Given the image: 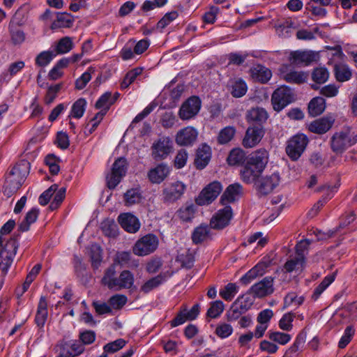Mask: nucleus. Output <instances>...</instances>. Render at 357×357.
<instances>
[{
	"label": "nucleus",
	"instance_id": "obj_7",
	"mask_svg": "<svg viewBox=\"0 0 357 357\" xmlns=\"http://www.w3.org/2000/svg\"><path fill=\"white\" fill-rule=\"evenodd\" d=\"M158 243V238L155 235L146 234L136 241L132 248L133 253L137 256H146L157 249Z\"/></svg>",
	"mask_w": 357,
	"mask_h": 357
},
{
	"label": "nucleus",
	"instance_id": "obj_30",
	"mask_svg": "<svg viewBox=\"0 0 357 357\" xmlns=\"http://www.w3.org/2000/svg\"><path fill=\"white\" fill-rule=\"evenodd\" d=\"M15 225V220H9L1 227L0 229V243H7L13 239L15 240L16 242H18V234H14L11 236H8V234L13 230Z\"/></svg>",
	"mask_w": 357,
	"mask_h": 357
},
{
	"label": "nucleus",
	"instance_id": "obj_18",
	"mask_svg": "<svg viewBox=\"0 0 357 357\" xmlns=\"http://www.w3.org/2000/svg\"><path fill=\"white\" fill-rule=\"evenodd\" d=\"M250 292L256 297L262 298L268 296L274 291L273 278L272 277H266L257 283L253 284Z\"/></svg>",
	"mask_w": 357,
	"mask_h": 357
},
{
	"label": "nucleus",
	"instance_id": "obj_17",
	"mask_svg": "<svg viewBox=\"0 0 357 357\" xmlns=\"http://www.w3.org/2000/svg\"><path fill=\"white\" fill-rule=\"evenodd\" d=\"M231 218V208L229 206H226L224 208L218 211V212L213 215L210 221L211 228L222 229L228 225Z\"/></svg>",
	"mask_w": 357,
	"mask_h": 357
},
{
	"label": "nucleus",
	"instance_id": "obj_20",
	"mask_svg": "<svg viewBox=\"0 0 357 357\" xmlns=\"http://www.w3.org/2000/svg\"><path fill=\"white\" fill-rule=\"evenodd\" d=\"M169 167L164 163L159 164L148 172V178L152 183H161L169 174Z\"/></svg>",
	"mask_w": 357,
	"mask_h": 357
},
{
	"label": "nucleus",
	"instance_id": "obj_59",
	"mask_svg": "<svg viewBox=\"0 0 357 357\" xmlns=\"http://www.w3.org/2000/svg\"><path fill=\"white\" fill-rule=\"evenodd\" d=\"M126 342L123 339H118L105 344L104 346V351L107 353H114L122 349L126 345Z\"/></svg>",
	"mask_w": 357,
	"mask_h": 357
},
{
	"label": "nucleus",
	"instance_id": "obj_9",
	"mask_svg": "<svg viewBox=\"0 0 357 357\" xmlns=\"http://www.w3.org/2000/svg\"><path fill=\"white\" fill-rule=\"evenodd\" d=\"M294 100L292 90L285 86L278 88L272 95V104L275 111H281Z\"/></svg>",
	"mask_w": 357,
	"mask_h": 357
},
{
	"label": "nucleus",
	"instance_id": "obj_64",
	"mask_svg": "<svg viewBox=\"0 0 357 357\" xmlns=\"http://www.w3.org/2000/svg\"><path fill=\"white\" fill-rule=\"evenodd\" d=\"M177 121L176 116L172 112H165L161 118V124L165 128L173 127Z\"/></svg>",
	"mask_w": 357,
	"mask_h": 357
},
{
	"label": "nucleus",
	"instance_id": "obj_37",
	"mask_svg": "<svg viewBox=\"0 0 357 357\" xmlns=\"http://www.w3.org/2000/svg\"><path fill=\"white\" fill-rule=\"evenodd\" d=\"M39 210L36 208H31L26 214L24 220L19 225V229L21 231H26L29 229L30 225L35 222L38 218Z\"/></svg>",
	"mask_w": 357,
	"mask_h": 357
},
{
	"label": "nucleus",
	"instance_id": "obj_6",
	"mask_svg": "<svg viewBox=\"0 0 357 357\" xmlns=\"http://www.w3.org/2000/svg\"><path fill=\"white\" fill-rule=\"evenodd\" d=\"M18 246L19 243L13 239L7 243H0V270L4 275L13 264Z\"/></svg>",
	"mask_w": 357,
	"mask_h": 357
},
{
	"label": "nucleus",
	"instance_id": "obj_49",
	"mask_svg": "<svg viewBox=\"0 0 357 357\" xmlns=\"http://www.w3.org/2000/svg\"><path fill=\"white\" fill-rule=\"evenodd\" d=\"M28 18V10L26 6L20 7L12 18V22L21 26L25 24Z\"/></svg>",
	"mask_w": 357,
	"mask_h": 357
},
{
	"label": "nucleus",
	"instance_id": "obj_21",
	"mask_svg": "<svg viewBox=\"0 0 357 357\" xmlns=\"http://www.w3.org/2000/svg\"><path fill=\"white\" fill-rule=\"evenodd\" d=\"M121 226L128 232L136 233L140 228L138 218L130 213H122L119 216Z\"/></svg>",
	"mask_w": 357,
	"mask_h": 357
},
{
	"label": "nucleus",
	"instance_id": "obj_41",
	"mask_svg": "<svg viewBox=\"0 0 357 357\" xmlns=\"http://www.w3.org/2000/svg\"><path fill=\"white\" fill-rule=\"evenodd\" d=\"M305 259L303 257L296 256L294 258L288 260L284 264V269L287 272H292L294 271H301L305 265Z\"/></svg>",
	"mask_w": 357,
	"mask_h": 357
},
{
	"label": "nucleus",
	"instance_id": "obj_48",
	"mask_svg": "<svg viewBox=\"0 0 357 357\" xmlns=\"http://www.w3.org/2000/svg\"><path fill=\"white\" fill-rule=\"evenodd\" d=\"M73 47V43L71 38L66 36L60 39L56 45L55 51L57 54H66L70 52Z\"/></svg>",
	"mask_w": 357,
	"mask_h": 357
},
{
	"label": "nucleus",
	"instance_id": "obj_22",
	"mask_svg": "<svg viewBox=\"0 0 357 357\" xmlns=\"http://www.w3.org/2000/svg\"><path fill=\"white\" fill-rule=\"evenodd\" d=\"M280 76L286 82L294 84H301L306 81L307 75L301 71L289 70L287 66H282L280 69Z\"/></svg>",
	"mask_w": 357,
	"mask_h": 357
},
{
	"label": "nucleus",
	"instance_id": "obj_29",
	"mask_svg": "<svg viewBox=\"0 0 357 357\" xmlns=\"http://www.w3.org/2000/svg\"><path fill=\"white\" fill-rule=\"evenodd\" d=\"M267 265L264 262L257 264L241 278V281L245 284H249L257 277L262 275Z\"/></svg>",
	"mask_w": 357,
	"mask_h": 357
},
{
	"label": "nucleus",
	"instance_id": "obj_40",
	"mask_svg": "<svg viewBox=\"0 0 357 357\" xmlns=\"http://www.w3.org/2000/svg\"><path fill=\"white\" fill-rule=\"evenodd\" d=\"M245 155L242 149H234L230 151L227 161L229 165H238L245 161Z\"/></svg>",
	"mask_w": 357,
	"mask_h": 357
},
{
	"label": "nucleus",
	"instance_id": "obj_31",
	"mask_svg": "<svg viewBox=\"0 0 357 357\" xmlns=\"http://www.w3.org/2000/svg\"><path fill=\"white\" fill-rule=\"evenodd\" d=\"M335 78L338 82H344L351 79L352 76L351 70L345 63H335L334 65Z\"/></svg>",
	"mask_w": 357,
	"mask_h": 357
},
{
	"label": "nucleus",
	"instance_id": "obj_61",
	"mask_svg": "<svg viewBox=\"0 0 357 357\" xmlns=\"http://www.w3.org/2000/svg\"><path fill=\"white\" fill-rule=\"evenodd\" d=\"M53 57L54 54L51 52H42L37 56L36 59V63L39 66H45L50 63Z\"/></svg>",
	"mask_w": 357,
	"mask_h": 357
},
{
	"label": "nucleus",
	"instance_id": "obj_34",
	"mask_svg": "<svg viewBox=\"0 0 357 357\" xmlns=\"http://www.w3.org/2000/svg\"><path fill=\"white\" fill-rule=\"evenodd\" d=\"M211 228L206 225H201L196 227L192 234V241L196 243H200L209 238Z\"/></svg>",
	"mask_w": 357,
	"mask_h": 357
},
{
	"label": "nucleus",
	"instance_id": "obj_13",
	"mask_svg": "<svg viewBox=\"0 0 357 357\" xmlns=\"http://www.w3.org/2000/svg\"><path fill=\"white\" fill-rule=\"evenodd\" d=\"M201 100L197 96H192L186 100L181 106L178 116L183 121L194 118L201 109Z\"/></svg>",
	"mask_w": 357,
	"mask_h": 357
},
{
	"label": "nucleus",
	"instance_id": "obj_52",
	"mask_svg": "<svg viewBox=\"0 0 357 357\" xmlns=\"http://www.w3.org/2000/svg\"><path fill=\"white\" fill-rule=\"evenodd\" d=\"M92 266L98 268L102 261V250L98 245H92L90 248Z\"/></svg>",
	"mask_w": 357,
	"mask_h": 357
},
{
	"label": "nucleus",
	"instance_id": "obj_42",
	"mask_svg": "<svg viewBox=\"0 0 357 357\" xmlns=\"http://www.w3.org/2000/svg\"><path fill=\"white\" fill-rule=\"evenodd\" d=\"M142 199V195L138 189L132 188L124 194V201L126 206H132L139 204Z\"/></svg>",
	"mask_w": 357,
	"mask_h": 357
},
{
	"label": "nucleus",
	"instance_id": "obj_26",
	"mask_svg": "<svg viewBox=\"0 0 357 357\" xmlns=\"http://www.w3.org/2000/svg\"><path fill=\"white\" fill-rule=\"evenodd\" d=\"M313 54L310 52L298 50L291 52L289 61L295 65H308L313 61Z\"/></svg>",
	"mask_w": 357,
	"mask_h": 357
},
{
	"label": "nucleus",
	"instance_id": "obj_46",
	"mask_svg": "<svg viewBox=\"0 0 357 357\" xmlns=\"http://www.w3.org/2000/svg\"><path fill=\"white\" fill-rule=\"evenodd\" d=\"M335 278V273L326 276L323 281L315 288L312 294V298L317 300L322 292L334 281Z\"/></svg>",
	"mask_w": 357,
	"mask_h": 357
},
{
	"label": "nucleus",
	"instance_id": "obj_5",
	"mask_svg": "<svg viewBox=\"0 0 357 357\" xmlns=\"http://www.w3.org/2000/svg\"><path fill=\"white\" fill-rule=\"evenodd\" d=\"M356 142L357 130L351 128H345L333 135L331 139V146L333 152L340 154Z\"/></svg>",
	"mask_w": 357,
	"mask_h": 357
},
{
	"label": "nucleus",
	"instance_id": "obj_15",
	"mask_svg": "<svg viewBox=\"0 0 357 357\" xmlns=\"http://www.w3.org/2000/svg\"><path fill=\"white\" fill-rule=\"evenodd\" d=\"M280 178L278 172L258 178L255 183L258 192L264 195L271 193L278 185Z\"/></svg>",
	"mask_w": 357,
	"mask_h": 357
},
{
	"label": "nucleus",
	"instance_id": "obj_51",
	"mask_svg": "<svg viewBox=\"0 0 357 357\" xmlns=\"http://www.w3.org/2000/svg\"><path fill=\"white\" fill-rule=\"evenodd\" d=\"M238 289L235 283H229L220 291V295L222 298L231 301L237 294Z\"/></svg>",
	"mask_w": 357,
	"mask_h": 357
},
{
	"label": "nucleus",
	"instance_id": "obj_45",
	"mask_svg": "<svg viewBox=\"0 0 357 357\" xmlns=\"http://www.w3.org/2000/svg\"><path fill=\"white\" fill-rule=\"evenodd\" d=\"M86 101L84 98H79L75 101L71 108L70 114L69 116H72L76 119H80L84 115L86 109Z\"/></svg>",
	"mask_w": 357,
	"mask_h": 357
},
{
	"label": "nucleus",
	"instance_id": "obj_8",
	"mask_svg": "<svg viewBox=\"0 0 357 357\" xmlns=\"http://www.w3.org/2000/svg\"><path fill=\"white\" fill-rule=\"evenodd\" d=\"M172 151L173 142L169 137H161L151 145V155L155 160L165 159Z\"/></svg>",
	"mask_w": 357,
	"mask_h": 357
},
{
	"label": "nucleus",
	"instance_id": "obj_43",
	"mask_svg": "<svg viewBox=\"0 0 357 357\" xmlns=\"http://www.w3.org/2000/svg\"><path fill=\"white\" fill-rule=\"evenodd\" d=\"M236 129L234 126H227L222 128L218 136V142L220 144L229 142L234 137Z\"/></svg>",
	"mask_w": 357,
	"mask_h": 357
},
{
	"label": "nucleus",
	"instance_id": "obj_11",
	"mask_svg": "<svg viewBox=\"0 0 357 357\" xmlns=\"http://www.w3.org/2000/svg\"><path fill=\"white\" fill-rule=\"evenodd\" d=\"M308 143L307 137L303 134H298L291 137L286 148L287 155L293 160H298L303 153Z\"/></svg>",
	"mask_w": 357,
	"mask_h": 357
},
{
	"label": "nucleus",
	"instance_id": "obj_47",
	"mask_svg": "<svg viewBox=\"0 0 357 357\" xmlns=\"http://www.w3.org/2000/svg\"><path fill=\"white\" fill-rule=\"evenodd\" d=\"M112 104H114V100L112 97V93L105 92L96 102V107L107 112Z\"/></svg>",
	"mask_w": 357,
	"mask_h": 357
},
{
	"label": "nucleus",
	"instance_id": "obj_4",
	"mask_svg": "<svg viewBox=\"0 0 357 357\" xmlns=\"http://www.w3.org/2000/svg\"><path fill=\"white\" fill-rule=\"evenodd\" d=\"M115 273L114 267L111 266L107 268L102 279L103 284L109 289L115 291L132 287L134 284V275L131 272L123 271L121 273L119 278L115 277Z\"/></svg>",
	"mask_w": 357,
	"mask_h": 357
},
{
	"label": "nucleus",
	"instance_id": "obj_63",
	"mask_svg": "<svg viewBox=\"0 0 357 357\" xmlns=\"http://www.w3.org/2000/svg\"><path fill=\"white\" fill-rule=\"evenodd\" d=\"M57 185H52L47 190L43 192L39 197L38 202L40 204L45 206L49 202L51 197L56 191Z\"/></svg>",
	"mask_w": 357,
	"mask_h": 357
},
{
	"label": "nucleus",
	"instance_id": "obj_36",
	"mask_svg": "<svg viewBox=\"0 0 357 357\" xmlns=\"http://www.w3.org/2000/svg\"><path fill=\"white\" fill-rule=\"evenodd\" d=\"M325 108V100L321 97L314 98L308 105L309 113L313 116L321 114Z\"/></svg>",
	"mask_w": 357,
	"mask_h": 357
},
{
	"label": "nucleus",
	"instance_id": "obj_28",
	"mask_svg": "<svg viewBox=\"0 0 357 357\" xmlns=\"http://www.w3.org/2000/svg\"><path fill=\"white\" fill-rule=\"evenodd\" d=\"M211 156V148L206 144L202 145L197 150L196 165L199 169H204L209 162Z\"/></svg>",
	"mask_w": 357,
	"mask_h": 357
},
{
	"label": "nucleus",
	"instance_id": "obj_38",
	"mask_svg": "<svg viewBox=\"0 0 357 357\" xmlns=\"http://www.w3.org/2000/svg\"><path fill=\"white\" fill-rule=\"evenodd\" d=\"M167 280L166 274H159L146 281L141 287V290L144 293H148L159 285L162 284Z\"/></svg>",
	"mask_w": 357,
	"mask_h": 357
},
{
	"label": "nucleus",
	"instance_id": "obj_44",
	"mask_svg": "<svg viewBox=\"0 0 357 357\" xmlns=\"http://www.w3.org/2000/svg\"><path fill=\"white\" fill-rule=\"evenodd\" d=\"M73 24L71 17L66 13H57L56 19L52 22L51 28L56 29L62 27H70Z\"/></svg>",
	"mask_w": 357,
	"mask_h": 357
},
{
	"label": "nucleus",
	"instance_id": "obj_12",
	"mask_svg": "<svg viewBox=\"0 0 357 357\" xmlns=\"http://www.w3.org/2000/svg\"><path fill=\"white\" fill-rule=\"evenodd\" d=\"M186 185L182 181H176L166 185L162 190V201L165 203H173L184 195Z\"/></svg>",
	"mask_w": 357,
	"mask_h": 357
},
{
	"label": "nucleus",
	"instance_id": "obj_35",
	"mask_svg": "<svg viewBox=\"0 0 357 357\" xmlns=\"http://www.w3.org/2000/svg\"><path fill=\"white\" fill-rule=\"evenodd\" d=\"M268 119L266 111L261 107H256L250 109L247 114V119L250 122L263 123Z\"/></svg>",
	"mask_w": 357,
	"mask_h": 357
},
{
	"label": "nucleus",
	"instance_id": "obj_32",
	"mask_svg": "<svg viewBox=\"0 0 357 357\" xmlns=\"http://www.w3.org/2000/svg\"><path fill=\"white\" fill-rule=\"evenodd\" d=\"M272 315L273 314H259L257 319L258 325L256 326L254 333L257 338H260L264 335Z\"/></svg>",
	"mask_w": 357,
	"mask_h": 357
},
{
	"label": "nucleus",
	"instance_id": "obj_27",
	"mask_svg": "<svg viewBox=\"0 0 357 357\" xmlns=\"http://www.w3.org/2000/svg\"><path fill=\"white\" fill-rule=\"evenodd\" d=\"M252 77L261 83L267 82L271 77V71L262 65H256L250 70Z\"/></svg>",
	"mask_w": 357,
	"mask_h": 357
},
{
	"label": "nucleus",
	"instance_id": "obj_54",
	"mask_svg": "<svg viewBox=\"0 0 357 357\" xmlns=\"http://www.w3.org/2000/svg\"><path fill=\"white\" fill-rule=\"evenodd\" d=\"M247 89L248 88L245 82L241 79H238L234 84L231 93L234 97L240 98L245 94Z\"/></svg>",
	"mask_w": 357,
	"mask_h": 357
},
{
	"label": "nucleus",
	"instance_id": "obj_56",
	"mask_svg": "<svg viewBox=\"0 0 357 357\" xmlns=\"http://www.w3.org/2000/svg\"><path fill=\"white\" fill-rule=\"evenodd\" d=\"M269 338L280 344H286L288 343L291 337L289 334L281 332H269Z\"/></svg>",
	"mask_w": 357,
	"mask_h": 357
},
{
	"label": "nucleus",
	"instance_id": "obj_3",
	"mask_svg": "<svg viewBox=\"0 0 357 357\" xmlns=\"http://www.w3.org/2000/svg\"><path fill=\"white\" fill-rule=\"evenodd\" d=\"M29 172V163L24 161L15 165L6 178L3 194L7 197L13 195L20 188Z\"/></svg>",
	"mask_w": 357,
	"mask_h": 357
},
{
	"label": "nucleus",
	"instance_id": "obj_16",
	"mask_svg": "<svg viewBox=\"0 0 357 357\" xmlns=\"http://www.w3.org/2000/svg\"><path fill=\"white\" fill-rule=\"evenodd\" d=\"M197 130L192 126H186L179 130L175 137L176 143L179 146H190L197 141Z\"/></svg>",
	"mask_w": 357,
	"mask_h": 357
},
{
	"label": "nucleus",
	"instance_id": "obj_10",
	"mask_svg": "<svg viewBox=\"0 0 357 357\" xmlns=\"http://www.w3.org/2000/svg\"><path fill=\"white\" fill-rule=\"evenodd\" d=\"M222 190L221 183L213 181L206 186L195 199V202L199 206L208 205L212 203L220 195Z\"/></svg>",
	"mask_w": 357,
	"mask_h": 357
},
{
	"label": "nucleus",
	"instance_id": "obj_58",
	"mask_svg": "<svg viewBox=\"0 0 357 357\" xmlns=\"http://www.w3.org/2000/svg\"><path fill=\"white\" fill-rule=\"evenodd\" d=\"M102 230L109 237L115 236L117 234V226L114 221L106 220L102 223Z\"/></svg>",
	"mask_w": 357,
	"mask_h": 357
},
{
	"label": "nucleus",
	"instance_id": "obj_23",
	"mask_svg": "<svg viewBox=\"0 0 357 357\" xmlns=\"http://www.w3.org/2000/svg\"><path fill=\"white\" fill-rule=\"evenodd\" d=\"M243 195V187L241 184L235 183L229 185L221 197L223 204H227L237 200Z\"/></svg>",
	"mask_w": 357,
	"mask_h": 357
},
{
	"label": "nucleus",
	"instance_id": "obj_62",
	"mask_svg": "<svg viewBox=\"0 0 357 357\" xmlns=\"http://www.w3.org/2000/svg\"><path fill=\"white\" fill-rule=\"evenodd\" d=\"M294 321L293 314H284L282 317L279 321V326L283 331H289L291 330L293 325L292 321Z\"/></svg>",
	"mask_w": 357,
	"mask_h": 357
},
{
	"label": "nucleus",
	"instance_id": "obj_55",
	"mask_svg": "<svg viewBox=\"0 0 357 357\" xmlns=\"http://www.w3.org/2000/svg\"><path fill=\"white\" fill-rule=\"evenodd\" d=\"M303 300L301 297H297L294 293H290L284 298V305L291 307V311L296 310V307L302 304Z\"/></svg>",
	"mask_w": 357,
	"mask_h": 357
},
{
	"label": "nucleus",
	"instance_id": "obj_14",
	"mask_svg": "<svg viewBox=\"0 0 357 357\" xmlns=\"http://www.w3.org/2000/svg\"><path fill=\"white\" fill-rule=\"evenodd\" d=\"M126 173V160L123 158L117 159L114 165L110 175L107 176V186L114 188Z\"/></svg>",
	"mask_w": 357,
	"mask_h": 357
},
{
	"label": "nucleus",
	"instance_id": "obj_50",
	"mask_svg": "<svg viewBox=\"0 0 357 357\" xmlns=\"http://www.w3.org/2000/svg\"><path fill=\"white\" fill-rule=\"evenodd\" d=\"M328 77L329 73L324 67L315 68L312 74L313 81L318 84H323L326 82L328 80Z\"/></svg>",
	"mask_w": 357,
	"mask_h": 357
},
{
	"label": "nucleus",
	"instance_id": "obj_53",
	"mask_svg": "<svg viewBox=\"0 0 357 357\" xmlns=\"http://www.w3.org/2000/svg\"><path fill=\"white\" fill-rule=\"evenodd\" d=\"M142 70L141 68H135L129 71L123 82L121 84V89H126L136 79L137 77L141 75Z\"/></svg>",
	"mask_w": 357,
	"mask_h": 357
},
{
	"label": "nucleus",
	"instance_id": "obj_60",
	"mask_svg": "<svg viewBox=\"0 0 357 357\" xmlns=\"http://www.w3.org/2000/svg\"><path fill=\"white\" fill-rule=\"evenodd\" d=\"M178 15L176 11H172L170 13H166L164 17L158 22L157 27L158 29H163L165 28L169 24H170L173 20L178 17Z\"/></svg>",
	"mask_w": 357,
	"mask_h": 357
},
{
	"label": "nucleus",
	"instance_id": "obj_2",
	"mask_svg": "<svg viewBox=\"0 0 357 357\" xmlns=\"http://www.w3.org/2000/svg\"><path fill=\"white\" fill-rule=\"evenodd\" d=\"M29 172V163L24 161L15 165L6 178L3 194L7 197L13 195L20 188Z\"/></svg>",
	"mask_w": 357,
	"mask_h": 357
},
{
	"label": "nucleus",
	"instance_id": "obj_1",
	"mask_svg": "<svg viewBox=\"0 0 357 357\" xmlns=\"http://www.w3.org/2000/svg\"><path fill=\"white\" fill-rule=\"evenodd\" d=\"M268 159V152L265 149H259L252 153L241 169V180L246 183H255L265 169Z\"/></svg>",
	"mask_w": 357,
	"mask_h": 357
},
{
	"label": "nucleus",
	"instance_id": "obj_25",
	"mask_svg": "<svg viewBox=\"0 0 357 357\" xmlns=\"http://www.w3.org/2000/svg\"><path fill=\"white\" fill-rule=\"evenodd\" d=\"M334 120L332 118H321L312 122L309 126V130L317 133L323 134L326 132L331 127Z\"/></svg>",
	"mask_w": 357,
	"mask_h": 357
},
{
	"label": "nucleus",
	"instance_id": "obj_57",
	"mask_svg": "<svg viewBox=\"0 0 357 357\" xmlns=\"http://www.w3.org/2000/svg\"><path fill=\"white\" fill-rule=\"evenodd\" d=\"M354 329L351 326H347L338 343V347L341 349L344 348L351 340L354 335Z\"/></svg>",
	"mask_w": 357,
	"mask_h": 357
},
{
	"label": "nucleus",
	"instance_id": "obj_24",
	"mask_svg": "<svg viewBox=\"0 0 357 357\" xmlns=\"http://www.w3.org/2000/svg\"><path fill=\"white\" fill-rule=\"evenodd\" d=\"M255 301V296L250 291L238 297L232 305V312H242L249 310Z\"/></svg>",
	"mask_w": 357,
	"mask_h": 357
},
{
	"label": "nucleus",
	"instance_id": "obj_33",
	"mask_svg": "<svg viewBox=\"0 0 357 357\" xmlns=\"http://www.w3.org/2000/svg\"><path fill=\"white\" fill-rule=\"evenodd\" d=\"M58 347L70 351V354L73 355V357L79 355L84 350L83 344L77 340H70L68 342L62 341L58 344Z\"/></svg>",
	"mask_w": 357,
	"mask_h": 357
},
{
	"label": "nucleus",
	"instance_id": "obj_19",
	"mask_svg": "<svg viewBox=\"0 0 357 357\" xmlns=\"http://www.w3.org/2000/svg\"><path fill=\"white\" fill-rule=\"evenodd\" d=\"M264 135V130L259 126L249 127L243 140L245 148H252L261 140Z\"/></svg>",
	"mask_w": 357,
	"mask_h": 357
},
{
	"label": "nucleus",
	"instance_id": "obj_39",
	"mask_svg": "<svg viewBox=\"0 0 357 357\" xmlns=\"http://www.w3.org/2000/svg\"><path fill=\"white\" fill-rule=\"evenodd\" d=\"M196 210L193 204L186 203L178 210V215L183 221H190L194 218Z\"/></svg>",
	"mask_w": 357,
	"mask_h": 357
}]
</instances>
